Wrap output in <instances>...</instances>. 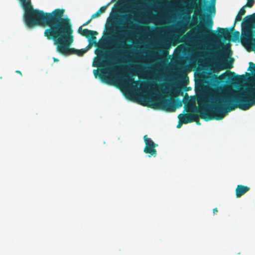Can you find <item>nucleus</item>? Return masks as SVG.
Segmentation results:
<instances>
[{
	"instance_id": "obj_18",
	"label": "nucleus",
	"mask_w": 255,
	"mask_h": 255,
	"mask_svg": "<svg viewBox=\"0 0 255 255\" xmlns=\"http://www.w3.org/2000/svg\"><path fill=\"white\" fill-rule=\"evenodd\" d=\"M233 38L232 41L233 42H236L237 40H239L240 37V33L238 31H235L232 33Z\"/></svg>"
},
{
	"instance_id": "obj_36",
	"label": "nucleus",
	"mask_w": 255,
	"mask_h": 255,
	"mask_svg": "<svg viewBox=\"0 0 255 255\" xmlns=\"http://www.w3.org/2000/svg\"><path fill=\"white\" fill-rule=\"evenodd\" d=\"M142 105H144V106H147V104H143Z\"/></svg>"
},
{
	"instance_id": "obj_33",
	"label": "nucleus",
	"mask_w": 255,
	"mask_h": 255,
	"mask_svg": "<svg viewBox=\"0 0 255 255\" xmlns=\"http://www.w3.org/2000/svg\"><path fill=\"white\" fill-rule=\"evenodd\" d=\"M144 99L145 100H150V98H148V97H145Z\"/></svg>"
},
{
	"instance_id": "obj_15",
	"label": "nucleus",
	"mask_w": 255,
	"mask_h": 255,
	"mask_svg": "<svg viewBox=\"0 0 255 255\" xmlns=\"http://www.w3.org/2000/svg\"><path fill=\"white\" fill-rule=\"evenodd\" d=\"M97 54L98 55H101V57H99V58H96V59L94 61L93 66L96 67H99L102 66V65L103 63H106L105 62H104L103 60V51L101 50L98 51V53H97Z\"/></svg>"
},
{
	"instance_id": "obj_6",
	"label": "nucleus",
	"mask_w": 255,
	"mask_h": 255,
	"mask_svg": "<svg viewBox=\"0 0 255 255\" xmlns=\"http://www.w3.org/2000/svg\"><path fill=\"white\" fill-rule=\"evenodd\" d=\"M131 29L130 25H122L116 29V35L112 37V41L117 46V53H126V49L130 46L127 42L131 36Z\"/></svg>"
},
{
	"instance_id": "obj_35",
	"label": "nucleus",
	"mask_w": 255,
	"mask_h": 255,
	"mask_svg": "<svg viewBox=\"0 0 255 255\" xmlns=\"http://www.w3.org/2000/svg\"><path fill=\"white\" fill-rule=\"evenodd\" d=\"M178 48H183V46H179L178 47Z\"/></svg>"
},
{
	"instance_id": "obj_1",
	"label": "nucleus",
	"mask_w": 255,
	"mask_h": 255,
	"mask_svg": "<svg viewBox=\"0 0 255 255\" xmlns=\"http://www.w3.org/2000/svg\"><path fill=\"white\" fill-rule=\"evenodd\" d=\"M249 64L248 70L254 73L255 79V64L251 62ZM210 98L212 101L210 110L206 109L204 106H201L200 101H198L200 109L197 110L194 105L193 108L196 110L200 118L206 121L221 120L228 112L237 108L246 111L255 105V82L240 93L227 94L215 91L211 93ZM203 106L205 105V100H203Z\"/></svg>"
},
{
	"instance_id": "obj_31",
	"label": "nucleus",
	"mask_w": 255,
	"mask_h": 255,
	"mask_svg": "<svg viewBox=\"0 0 255 255\" xmlns=\"http://www.w3.org/2000/svg\"><path fill=\"white\" fill-rule=\"evenodd\" d=\"M15 72H16V73H17L19 74L21 76H22V73H21V72L20 71H19V70H16V71H15Z\"/></svg>"
},
{
	"instance_id": "obj_17",
	"label": "nucleus",
	"mask_w": 255,
	"mask_h": 255,
	"mask_svg": "<svg viewBox=\"0 0 255 255\" xmlns=\"http://www.w3.org/2000/svg\"><path fill=\"white\" fill-rule=\"evenodd\" d=\"M228 79L234 81V80H241L243 77H244V75L242 76H236L234 72L229 71V73L227 75Z\"/></svg>"
},
{
	"instance_id": "obj_5",
	"label": "nucleus",
	"mask_w": 255,
	"mask_h": 255,
	"mask_svg": "<svg viewBox=\"0 0 255 255\" xmlns=\"http://www.w3.org/2000/svg\"><path fill=\"white\" fill-rule=\"evenodd\" d=\"M241 41L244 45L255 47V13L247 15L243 19Z\"/></svg>"
},
{
	"instance_id": "obj_11",
	"label": "nucleus",
	"mask_w": 255,
	"mask_h": 255,
	"mask_svg": "<svg viewBox=\"0 0 255 255\" xmlns=\"http://www.w3.org/2000/svg\"><path fill=\"white\" fill-rule=\"evenodd\" d=\"M233 62L234 59L231 57L229 60L221 59L215 64V71L230 69L233 67Z\"/></svg>"
},
{
	"instance_id": "obj_24",
	"label": "nucleus",
	"mask_w": 255,
	"mask_h": 255,
	"mask_svg": "<svg viewBox=\"0 0 255 255\" xmlns=\"http://www.w3.org/2000/svg\"><path fill=\"white\" fill-rule=\"evenodd\" d=\"M101 13L99 12V10H97L95 13L93 14L91 16V19L93 18L98 17L101 15Z\"/></svg>"
},
{
	"instance_id": "obj_8",
	"label": "nucleus",
	"mask_w": 255,
	"mask_h": 255,
	"mask_svg": "<svg viewBox=\"0 0 255 255\" xmlns=\"http://www.w3.org/2000/svg\"><path fill=\"white\" fill-rule=\"evenodd\" d=\"M135 75L136 74L132 71L124 73L118 80V83L124 88L135 90L139 85V82L135 81L133 78Z\"/></svg>"
},
{
	"instance_id": "obj_32",
	"label": "nucleus",
	"mask_w": 255,
	"mask_h": 255,
	"mask_svg": "<svg viewBox=\"0 0 255 255\" xmlns=\"http://www.w3.org/2000/svg\"><path fill=\"white\" fill-rule=\"evenodd\" d=\"M53 60L54 62H58L59 61V60L57 58H56L55 57L53 58Z\"/></svg>"
},
{
	"instance_id": "obj_37",
	"label": "nucleus",
	"mask_w": 255,
	"mask_h": 255,
	"mask_svg": "<svg viewBox=\"0 0 255 255\" xmlns=\"http://www.w3.org/2000/svg\"><path fill=\"white\" fill-rule=\"evenodd\" d=\"M212 1H213V0H211Z\"/></svg>"
},
{
	"instance_id": "obj_10",
	"label": "nucleus",
	"mask_w": 255,
	"mask_h": 255,
	"mask_svg": "<svg viewBox=\"0 0 255 255\" xmlns=\"http://www.w3.org/2000/svg\"><path fill=\"white\" fill-rule=\"evenodd\" d=\"M144 141L145 142V147L143 151L146 154H149V157L153 156L155 157L157 155V150L155 147L158 146L151 138H148L147 135L143 136Z\"/></svg>"
},
{
	"instance_id": "obj_13",
	"label": "nucleus",
	"mask_w": 255,
	"mask_h": 255,
	"mask_svg": "<svg viewBox=\"0 0 255 255\" xmlns=\"http://www.w3.org/2000/svg\"><path fill=\"white\" fill-rule=\"evenodd\" d=\"M93 73L96 78L98 76L102 81L108 84H112V82L109 80L106 73L104 72L103 70H101L98 71L97 69H94L93 70Z\"/></svg>"
},
{
	"instance_id": "obj_21",
	"label": "nucleus",
	"mask_w": 255,
	"mask_h": 255,
	"mask_svg": "<svg viewBox=\"0 0 255 255\" xmlns=\"http://www.w3.org/2000/svg\"><path fill=\"white\" fill-rule=\"evenodd\" d=\"M86 50L85 49H80V50L76 49L75 54H76L78 56H81L86 52Z\"/></svg>"
},
{
	"instance_id": "obj_23",
	"label": "nucleus",
	"mask_w": 255,
	"mask_h": 255,
	"mask_svg": "<svg viewBox=\"0 0 255 255\" xmlns=\"http://www.w3.org/2000/svg\"><path fill=\"white\" fill-rule=\"evenodd\" d=\"M242 15H240V14L238 13L235 18L234 25H235L237 22L240 21L242 20Z\"/></svg>"
},
{
	"instance_id": "obj_4",
	"label": "nucleus",
	"mask_w": 255,
	"mask_h": 255,
	"mask_svg": "<svg viewBox=\"0 0 255 255\" xmlns=\"http://www.w3.org/2000/svg\"><path fill=\"white\" fill-rule=\"evenodd\" d=\"M206 25L200 24L198 27L197 31L199 35L203 38L210 40H216L218 38L228 39L231 35V33L235 31V25H233L230 28H217L218 33L216 34L214 30H211L213 25V21L212 18H208L206 22Z\"/></svg>"
},
{
	"instance_id": "obj_22",
	"label": "nucleus",
	"mask_w": 255,
	"mask_h": 255,
	"mask_svg": "<svg viewBox=\"0 0 255 255\" xmlns=\"http://www.w3.org/2000/svg\"><path fill=\"white\" fill-rule=\"evenodd\" d=\"M247 6H246L245 5L243 6L240 9V10L238 12V13L240 14V15H242V16L245 15V13H246V9H245V8Z\"/></svg>"
},
{
	"instance_id": "obj_7",
	"label": "nucleus",
	"mask_w": 255,
	"mask_h": 255,
	"mask_svg": "<svg viewBox=\"0 0 255 255\" xmlns=\"http://www.w3.org/2000/svg\"><path fill=\"white\" fill-rule=\"evenodd\" d=\"M182 105V102L178 99H169L162 97L155 101H153L150 107L167 112H174L177 108H180Z\"/></svg>"
},
{
	"instance_id": "obj_34",
	"label": "nucleus",
	"mask_w": 255,
	"mask_h": 255,
	"mask_svg": "<svg viewBox=\"0 0 255 255\" xmlns=\"http://www.w3.org/2000/svg\"><path fill=\"white\" fill-rule=\"evenodd\" d=\"M111 30H112V28H111L110 27H108V30L110 31H111Z\"/></svg>"
},
{
	"instance_id": "obj_9",
	"label": "nucleus",
	"mask_w": 255,
	"mask_h": 255,
	"mask_svg": "<svg viewBox=\"0 0 255 255\" xmlns=\"http://www.w3.org/2000/svg\"><path fill=\"white\" fill-rule=\"evenodd\" d=\"M92 19L91 18L85 22L82 26L79 27L78 32L82 36H85L88 39L90 43H96L97 41V38L96 36L98 35V33L96 31L89 30L88 29H82L83 26H86L88 24Z\"/></svg>"
},
{
	"instance_id": "obj_28",
	"label": "nucleus",
	"mask_w": 255,
	"mask_h": 255,
	"mask_svg": "<svg viewBox=\"0 0 255 255\" xmlns=\"http://www.w3.org/2000/svg\"><path fill=\"white\" fill-rule=\"evenodd\" d=\"M162 47L165 48L166 47V46H169V44L165 43V42H164L162 45Z\"/></svg>"
},
{
	"instance_id": "obj_12",
	"label": "nucleus",
	"mask_w": 255,
	"mask_h": 255,
	"mask_svg": "<svg viewBox=\"0 0 255 255\" xmlns=\"http://www.w3.org/2000/svg\"><path fill=\"white\" fill-rule=\"evenodd\" d=\"M178 118L180 122L186 124L194 122L197 118V115L193 114H180Z\"/></svg>"
},
{
	"instance_id": "obj_19",
	"label": "nucleus",
	"mask_w": 255,
	"mask_h": 255,
	"mask_svg": "<svg viewBox=\"0 0 255 255\" xmlns=\"http://www.w3.org/2000/svg\"><path fill=\"white\" fill-rule=\"evenodd\" d=\"M247 2L246 5V6L248 7H252L255 3V0H247Z\"/></svg>"
},
{
	"instance_id": "obj_16",
	"label": "nucleus",
	"mask_w": 255,
	"mask_h": 255,
	"mask_svg": "<svg viewBox=\"0 0 255 255\" xmlns=\"http://www.w3.org/2000/svg\"><path fill=\"white\" fill-rule=\"evenodd\" d=\"M195 33L194 32H188L184 35L180 40V42L191 41L195 38Z\"/></svg>"
},
{
	"instance_id": "obj_3",
	"label": "nucleus",
	"mask_w": 255,
	"mask_h": 255,
	"mask_svg": "<svg viewBox=\"0 0 255 255\" xmlns=\"http://www.w3.org/2000/svg\"><path fill=\"white\" fill-rule=\"evenodd\" d=\"M21 6L24 10L23 20L28 28L42 24L60 8H57L51 12H44L42 10L34 9L31 0H18Z\"/></svg>"
},
{
	"instance_id": "obj_14",
	"label": "nucleus",
	"mask_w": 255,
	"mask_h": 255,
	"mask_svg": "<svg viewBox=\"0 0 255 255\" xmlns=\"http://www.w3.org/2000/svg\"><path fill=\"white\" fill-rule=\"evenodd\" d=\"M250 188L243 185H237L236 189V196L237 198H240L245 193L250 191Z\"/></svg>"
},
{
	"instance_id": "obj_2",
	"label": "nucleus",
	"mask_w": 255,
	"mask_h": 255,
	"mask_svg": "<svg viewBox=\"0 0 255 255\" xmlns=\"http://www.w3.org/2000/svg\"><path fill=\"white\" fill-rule=\"evenodd\" d=\"M64 12L65 9H60L40 25L48 26L44 35L53 40L57 51L63 55L75 54L76 49L70 48L74 41L72 24L69 18H63Z\"/></svg>"
},
{
	"instance_id": "obj_25",
	"label": "nucleus",
	"mask_w": 255,
	"mask_h": 255,
	"mask_svg": "<svg viewBox=\"0 0 255 255\" xmlns=\"http://www.w3.org/2000/svg\"><path fill=\"white\" fill-rule=\"evenodd\" d=\"M116 19L115 17H114L113 19H112L109 22V25H113L114 23V20Z\"/></svg>"
},
{
	"instance_id": "obj_27",
	"label": "nucleus",
	"mask_w": 255,
	"mask_h": 255,
	"mask_svg": "<svg viewBox=\"0 0 255 255\" xmlns=\"http://www.w3.org/2000/svg\"><path fill=\"white\" fill-rule=\"evenodd\" d=\"M194 122H196V124L197 125H200V123L199 121L198 117L197 115V118H196L195 120L194 121Z\"/></svg>"
},
{
	"instance_id": "obj_26",
	"label": "nucleus",
	"mask_w": 255,
	"mask_h": 255,
	"mask_svg": "<svg viewBox=\"0 0 255 255\" xmlns=\"http://www.w3.org/2000/svg\"><path fill=\"white\" fill-rule=\"evenodd\" d=\"M182 124H183V123H181V122H180L179 121V123H178V125L176 126L177 128H180L181 127L182 125Z\"/></svg>"
},
{
	"instance_id": "obj_20",
	"label": "nucleus",
	"mask_w": 255,
	"mask_h": 255,
	"mask_svg": "<svg viewBox=\"0 0 255 255\" xmlns=\"http://www.w3.org/2000/svg\"><path fill=\"white\" fill-rule=\"evenodd\" d=\"M109 4L110 3H108L107 4L104 6H102L100 8V9L98 10L101 14L104 13L106 11V10Z\"/></svg>"
},
{
	"instance_id": "obj_29",
	"label": "nucleus",
	"mask_w": 255,
	"mask_h": 255,
	"mask_svg": "<svg viewBox=\"0 0 255 255\" xmlns=\"http://www.w3.org/2000/svg\"><path fill=\"white\" fill-rule=\"evenodd\" d=\"M218 212V209L215 208L213 209V214L215 215Z\"/></svg>"
},
{
	"instance_id": "obj_30",
	"label": "nucleus",
	"mask_w": 255,
	"mask_h": 255,
	"mask_svg": "<svg viewBox=\"0 0 255 255\" xmlns=\"http://www.w3.org/2000/svg\"><path fill=\"white\" fill-rule=\"evenodd\" d=\"M215 12V6H213V7H212V10H211V12Z\"/></svg>"
}]
</instances>
